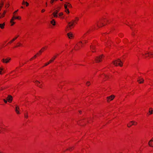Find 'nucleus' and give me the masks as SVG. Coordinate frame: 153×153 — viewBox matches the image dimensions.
<instances>
[{
    "instance_id": "f257e3e1",
    "label": "nucleus",
    "mask_w": 153,
    "mask_h": 153,
    "mask_svg": "<svg viewBox=\"0 0 153 153\" xmlns=\"http://www.w3.org/2000/svg\"><path fill=\"white\" fill-rule=\"evenodd\" d=\"M0 132L5 131L9 132L11 131L10 128L7 126H5L2 123H0Z\"/></svg>"
},
{
    "instance_id": "f03ea898",
    "label": "nucleus",
    "mask_w": 153,
    "mask_h": 153,
    "mask_svg": "<svg viewBox=\"0 0 153 153\" xmlns=\"http://www.w3.org/2000/svg\"><path fill=\"white\" fill-rule=\"evenodd\" d=\"M47 48L46 47H45L42 48L36 54L34 55L33 57L30 59V61H31L35 59L37 57L41 55L42 54V53L44 52L45 50H46Z\"/></svg>"
},
{
    "instance_id": "7ed1b4c3",
    "label": "nucleus",
    "mask_w": 153,
    "mask_h": 153,
    "mask_svg": "<svg viewBox=\"0 0 153 153\" xmlns=\"http://www.w3.org/2000/svg\"><path fill=\"white\" fill-rule=\"evenodd\" d=\"M74 22V21H72L69 22L65 28V30L66 32L70 30H71L74 28L75 26Z\"/></svg>"
},
{
    "instance_id": "20e7f679",
    "label": "nucleus",
    "mask_w": 153,
    "mask_h": 153,
    "mask_svg": "<svg viewBox=\"0 0 153 153\" xmlns=\"http://www.w3.org/2000/svg\"><path fill=\"white\" fill-rule=\"evenodd\" d=\"M113 63L115 66L119 65L122 67L123 66V63L122 61L119 59H118L117 60H114L112 62Z\"/></svg>"
},
{
    "instance_id": "39448f33",
    "label": "nucleus",
    "mask_w": 153,
    "mask_h": 153,
    "mask_svg": "<svg viewBox=\"0 0 153 153\" xmlns=\"http://www.w3.org/2000/svg\"><path fill=\"white\" fill-rule=\"evenodd\" d=\"M11 60V58L10 57H8L7 58L3 59L1 60V62L4 63H8Z\"/></svg>"
},
{
    "instance_id": "423d86ee",
    "label": "nucleus",
    "mask_w": 153,
    "mask_h": 153,
    "mask_svg": "<svg viewBox=\"0 0 153 153\" xmlns=\"http://www.w3.org/2000/svg\"><path fill=\"white\" fill-rule=\"evenodd\" d=\"M59 54H56L54 56H53V57H52L51 59H50L49 62H50V63H51L52 62H53V61L54 60L56 59V58L57 56H59Z\"/></svg>"
},
{
    "instance_id": "0eeeda50",
    "label": "nucleus",
    "mask_w": 153,
    "mask_h": 153,
    "mask_svg": "<svg viewBox=\"0 0 153 153\" xmlns=\"http://www.w3.org/2000/svg\"><path fill=\"white\" fill-rule=\"evenodd\" d=\"M17 19L19 20H21V17L20 16H15V15H13V16L11 19V22L12 21H14L15 19Z\"/></svg>"
},
{
    "instance_id": "6e6552de",
    "label": "nucleus",
    "mask_w": 153,
    "mask_h": 153,
    "mask_svg": "<svg viewBox=\"0 0 153 153\" xmlns=\"http://www.w3.org/2000/svg\"><path fill=\"white\" fill-rule=\"evenodd\" d=\"M35 83L37 86L40 88H42L43 87L42 82H40L38 81L37 80L36 81Z\"/></svg>"
},
{
    "instance_id": "1a4fd4ad",
    "label": "nucleus",
    "mask_w": 153,
    "mask_h": 153,
    "mask_svg": "<svg viewBox=\"0 0 153 153\" xmlns=\"http://www.w3.org/2000/svg\"><path fill=\"white\" fill-rule=\"evenodd\" d=\"M13 98L12 96L11 95H9L8 96L7 99L9 103H11L12 101Z\"/></svg>"
},
{
    "instance_id": "9d476101",
    "label": "nucleus",
    "mask_w": 153,
    "mask_h": 153,
    "mask_svg": "<svg viewBox=\"0 0 153 153\" xmlns=\"http://www.w3.org/2000/svg\"><path fill=\"white\" fill-rule=\"evenodd\" d=\"M59 11V9H57V10H56L54 12H53L52 14L53 15L54 17L57 18L58 17L57 15V14L58 12Z\"/></svg>"
},
{
    "instance_id": "9b49d317",
    "label": "nucleus",
    "mask_w": 153,
    "mask_h": 153,
    "mask_svg": "<svg viewBox=\"0 0 153 153\" xmlns=\"http://www.w3.org/2000/svg\"><path fill=\"white\" fill-rule=\"evenodd\" d=\"M114 96L112 95L108 97H107V101L109 102V101L112 100L114 98Z\"/></svg>"
},
{
    "instance_id": "f8f14e48",
    "label": "nucleus",
    "mask_w": 153,
    "mask_h": 153,
    "mask_svg": "<svg viewBox=\"0 0 153 153\" xmlns=\"http://www.w3.org/2000/svg\"><path fill=\"white\" fill-rule=\"evenodd\" d=\"M103 55L100 56L99 57H97L95 59L96 62H98L101 61V59L102 58Z\"/></svg>"
},
{
    "instance_id": "ddd939ff",
    "label": "nucleus",
    "mask_w": 153,
    "mask_h": 153,
    "mask_svg": "<svg viewBox=\"0 0 153 153\" xmlns=\"http://www.w3.org/2000/svg\"><path fill=\"white\" fill-rule=\"evenodd\" d=\"M67 35L69 39H72L74 37V35L71 32H69L67 33Z\"/></svg>"
},
{
    "instance_id": "4468645a",
    "label": "nucleus",
    "mask_w": 153,
    "mask_h": 153,
    "mask_svg": "<svg viewBox=\"0 0 153 153\" xmlns=\"http://www.w3.org/2000/svg\"><path fill=\"white\" fill-rule=\"evenodd\" d=\"M74 149V147H70L69 148H67V149H66L64 150L63 151V152H66L67 151H72Z\"/></svg>"
},
{
    "instance_id": "2eb2a0df",
    "label": "nucleus",
    "mask_w": 153,
    "mask_h": 153,
    "mask_svg": "<svg viewBox=\"0 0 153 153\" xmlns=\"http://www.w3.org/2000/svg\"><path fill=\"white\" fill-rule=\"evenodd\" d=\"M19 108L18 106L16 105L15 108V111L17 114H20V112L19 111Z\"/></svg>"
},
{
    "instance_id": "dca6fc26",
    "label": "nucleus",
    "mask_w": 153,
    "mask_h": 153,
    "mask_svg": "<svg viewBox=\"0 0 153 153\" xmlns=\"http://www.w3.org/2000/svg\"><path fill=\"white\" fill-rule=\"evenodd\" d=\"M7 12V10H5L4 11L3 13L0 16V19H2L4 17L5 15V14Z\"/></svg>"
},
{
    "instance_id": "f3484780",
    "label": "nucleus",
    "mask_w": 153,
    "mask_h": 153,
    "mask_svg": "<svg viewBox=\"0 0 153 153\" xmlns=\"http://www.w3.org/2000/svg\"><path fill=\"white\" fill-rule=\"evenodd\" d=\"M22 5H25L26 4V6L28 7L29 5V3L27 1L25 2V1L23 0L22 3Z\"/></svg>"
},
{
    "instance_id": "a211bd4d",
    "label": "nucleus",
    "mask_w": 153,
    "mask_h": 153,
    "mask_svg": "<svg viewBox=\"0 0 153 153\" xmlns=\"http://www.w3.org/2000/svg\"><path fill=\"white\" fill-rule=\"evenodd\" d=\"M144 80L143 78H140L139 79H137V82H139L140 83H143Z\"/></svg>"
},
{
    "instance_id": "6ab92c4d",
    "label": "nucleus",
    "mask_w": 153,
    "mask_h": 153,
    "mask_svg": "<svg viewBox=\"0 0 153 153\" xmlns=\"http://www.w3.org/2000/svg\"><path fill=\"white\" fill-rule=\"evenodd\" d=\"M21 46H22V44L19 42H18L17 43L16 45L14 47V48H18Z\"/></svg>"
},
{
    "instance_id": "aec40b11",
    "label": "nucleus",
    "mask_w": 153,
    "mask_h": 153,
    "mask_svg": "<svg viewBox=\"0 0 153 153\" xmlns=\"http://www.w3.org/2000/svg\"><path fill=\"white\" fill-rule=\"evenodd\" d=\"M5 25V22L3 23H1L0 24V28L2 29H3L4 28Z\"/></svg>"
},
{
    "instance_id": "412c9836",
    "label": "nucleus",
    "mask_w": 153,
    "mask_h": 153,
    "mask_svg": "<svg viewBox=\"0 0 153 153\" xmlns=\"http://www.w3.org/2000/svg\"><path fill=\"white\" fill-rule=\"evenodd\" d=\"M24 117L25 118L27 119L28 118V112L27 111H25Z\"/></svg>"
},
{
    "instance_id": "4be33fe9",
    "label": "nucleus",
    "mask_w": 153,
    "mask_h": 153,
    "mask_svg": "<svg viewBox=\"0 0 153 153\" xmlns=\"http://www.w3.org/2000/svg\"><path fill=\"white\" fill-rule=\"evenodd\" d=\"M51 23L52 25L53 26H55L56 25V22L54 19H52L51 21Z\"/></svg>"
},
{
    "instance_id": "5701e85b",
    "label": "nucleus",
    "mask_w": 153,
    "mask_h": 153,
    "mask_svg": "<svg viewBox=\"0 0 153 153\" xmlns=\"http://www.w3.org/2000/svg\"><path fill=\"white\" fill-rule=\"evenodd\" d=\"M3 68H0V74L2 75L5 72L3 70Z\"/></svg>"
},
{
    "instance_id": "b1692460",
    "label": "nucleus",
    "mask_w": 153,
    "mask_h": 153,
    "mask_svg": "<svg viewBox=\"0 0 153 153\" xmlns=\"http://www.w3.org/2000/svg\"><path fill=\"white\" fill-rule=\"evenodd\" d=\"M153 141V140L152 139H151L149 141L148 143V144L149 146L153 147V146L152 145V144L151 143V142Z\"/></svg>"
},
{
    "instance_id": "393cba45",
    "label": "nucleus",
    "mask_w": 153,
    "mask_h": 153,
    "mask_svg": "<svg viewBox=\"0 0 153 153\" xmlns=\"http://www.w3.org/2000/svg\"><path fill=\"white\" fill-rule=\"evenodd\" d=\"M4 4V2L3 1H1V2L0 3V8H2V7H3Z\"/></svg>"
},
{
    "instance_id": "a878e982",
    "label": "nucleus",
    "mask_w": 153,
    "mask_h": 153,
    "mask_svg": "<svg viewBox=\"0 0 153 153\" xmlns=\"http://www.w3.org/2000/svg\"><path fill=\"white\" fill-rule=\"evenodd\" d=\"M10 6L9 2H7L5 5V8H8Z\"/></svg>"
},
{
    "instance_id": "bb28decb",
    "label": "nucleus",
    "mask_w": 153,
    "mask_h": 153,
    "mask_svg": "<svg viewBox=\"0 0 153 153\" xmlns=\"http://www.w3.org/2000/svg\"><path fill=\"white\" fill-rule=\"evenodd\" d=\"M50 63H50V62H49V61L48 62H47L44 65H43V66H42V67H41V68H43V67H45V66H47V65H49V64H50Z\"/></svg>"
},
{
    "instance_id": "cd10ccee",
    "label": "nucleus",
    "mask_w": 153,
    "mask_h": 153,
    "mask_svg": "<svg viewBox=\"0 0 153 153\" xmlns=\"http://www.w3.org/2000/svg\"><path fill=\"white\" fill-rule=\"evenodd\" d=\"M11 19L10 22V23H11V24L10 25L11 26H13L15 24L16 22H13V21H12V22H11Z\"/></svg>"
},
{
    "instance_id": "c85d7f7f",
    "label": "nucleus",
    "mask_w": 153,
    "mask_h": 153,
    "mask_svg": "<svg viewBox=\"0 0 153 153\" xmlns=\"http://www.w3.org/2000/svg\"><path fill=\"white\" fill-rule=\"evenodd\" d=\"M8 88V87H1L0 88V89H1V91L4 90L6 88Z\"/></svg>"
},
{
    "instance_id": "c756f323",
    "label": "nucleus",
    "mask_w": 153,
    "mask_h": 153,
    "mask_svg": "<svg viewBox=\"0 0 153 153\" xmlns=\"http://www.w3.org/2000/svg\"><path fill=\"white\" fill-rule=\"evenodd\" d=\"M66 4H67V6H68L69 8L71 7H72L71 4L69 3L66 2Z\"/></svg>"
},
{
    "instance_id": "7c9ffc66",
    "label": "nucleus",
    "mask_w": 153,
    "mask_h": 153,
    "mask_svg": "<svg viewBox=\"0 0 153 153\" xmlns=\"http://www.w3.org/2000/svg\"><path fill=\"white\" fill-rule=\"evenodd\" d=\"M130 123H132V125H134L137 124V123L134 121H131L130 122Z\"/></svg>"
},
{
    "instance_id": "2f4dec72",
    "label": "nucleus",
    "mask_w": 153,
    "mask_h": 153,
    "mask_svg": "<svg viewBox=\"0 0 153 153\" xmlns=\"http://www.w3.org/2000/svg\"><path fill=\"white\" fill-rule=\"evenodd\" d=\"M132 125V123H130H130L127 124V126L128 127H130Z\"/></svg>"
},
{
    "instance_id": "473e14b6",
    "label": "nucleus",
    "mask_w": 153,
    "mask_h": 153,
    "mask_svg": "<svg viewBox=\"0 0 153 153\" xmlns=\"http://www.w3.org/2000/svg\"><path fill=\"white\" fill-rule=\"evenodd\" d=\"M86 85L87 86H89L90 85V82L89 81H87L86 83Z\"/></svg>"
},
{
    "instance_id": "72a5a7b5",
    "label": "nucleus",
    "mask_w": 153,
    "mask_h": 153,
    "mask_svg": "<svg viewBox=\"0 0 153 153\" xmlns=\"http://www.w3.org/2000/svg\"><path fill=\"white\" fill-rule=\"evenodd\" d=\"M14 39H12V40H11L10 41V42H9L7 44H11L12 43H13L14 41L13 40Z\"/></svg>"
},
{
    "instance_id": "f704fd0d",
    "label": "nucleus",
    "mask_w": 153,
    "mask_h": 153,
    "mask_svg": "<svg viewBox=\"0 0 153 153\" xmlns=\"http://www.w3.org/2000/svg\"><path fill=\"white\" fill-rule=\"evenodd\" d=\"M65 11L68 14H69L70 13L69 10L68 9H67L65 10Z\"/></svg>"
},
{
    "instance_id": "c9c22d12",
    "label": "nucleus",
    "mask_w": 153,
    "mask_h": 153,
    "mask_svg": "<svg viewBox=\"0 0 153 153\" xmlns=\"http://www.w3.org/2000/svg\"><path fill=\"white\" fill-rule=\"evenodd\" d=\"M55 1H56L55 0H51L50 1V3L51 4H53Z\"/></svg>"
},
{
    "instance_id": "e433bc0d",
    "label": "nucleus",
    "mask_w": 153,
    "mask_h": 153,
    "mask_svg": "<svg viewBox=\"0 0 153 153\" xmlns=\"http://www.w3.org/2000/svg\"><path fill=\"white\" fill-rule=\"evenodd\" d=\"M90 48L92 50L95 49V47L94 46H92L90 47Z\"/></svg>"
},
{
    "instance_id": "4c0bfd02",
    "label": "nucleus",
    "mask_w": 153,
    "mask_h": 153,
    "mask_svg": "<svg viewBox=\"0 0 153 153\" xmlns=\"http://www.w3.org/2000/svg\"><path fill=\"white\" fill-rule=\"evenodd\" d=\"M64 6L65 8V10L66 9H68L67 8L68 6H67L66 3L64 4Z\"/></svg>"
},
{
    "instance_id": "58836bf2",
    "label": "nucleus",
    "mask_w": 153,
    "mask_h": 153,
    "mask_svg": "<svg viewBox=\"0 0 153 153\" xmlns=\"http://www.w3.org/2000/svg\"><path fill=\"white\" fill-rule=\"evenodd\" d=\"M147 54H148V55L150 54V55L153 56V54L152 53H149V52H148L145 53L146 55Z\"/></svg>"
},
{
    "instance_id": "ea45409f",
    "label": "nucleus",
    "mask_w": 153,
    "mask_h": 153,
    "mask_svg": "<svg viewBox=\"0 0 153 153\" xmlns=\"http://www.w3.org/2000/svg\"><path fill=\"white\" fill-rule=\"evenodd\" d=\"M18 10H16L13 13V15H15L17 13V12L18 11Z\"/></svg>"
},
{
    "instance_id": "a19ab883",
    "label": "nucleus",
    "mask_w": 153,
    "mask_h": 153,
    "mask_svg": "<svg viewBox=\"0 0 153 153\" xmlns=\"http://www.w3.org/2000/svg\"><path fill=\"white\" fill-rule=\"evenodd\" d=\"M19 36H17L16 37H14V38L13 39H14V41H15L17 38Z\"/></svg>"
},
{
    "instance_id": "79ce46f5",
    "label": "nucleus",
    "mask_w": 153,
    "mask_h": 153,
    "mask_svg": "<svg viewBox=\"0 0 153 153\" xmlns=\"http://www.w3.org/2000/svg\"><path fill=\"white\" fill-rule=\"evenodd\" d=\"M63 15V14L62 12H61V13H59V16H60Z\"/></svg>"
},
{
    "instance_id": "37998d69",
    "label": "nucleus",
    "mask_w": 153,
    "mask_h": 153,
    "mask_svg": "<svg viewBox=\"0 0 153 153\" xmlns=\"http://www.w3.org/2000/svg\"><path fill=\"white\" fill-rule=\"evenodd\" d=\"M153 112V110H151V111L149 110V113H150V114H152Z\"/></svg>"
},
{
    "instance_id": "c03bdc74",
    "label": "nucleus",
    "mask_w": 153,
    "mask_h": 153,
    "mask_svg": "<svg viewBox=\"0 0 153 153\" xmlns=\"http://www.w3.org/2000/svg\"><path fill=\"white\" fill-rule=\"evenodd\" d=\"M3 100L5 103H7V99L5 100V99H4Z\"/></svg>"
},
{
    "instance_id": "a18cd8bd",
    "label": "nucleus",
    "mask_w": 153,
    "mask_h": 153,
    "mask_svg": "<svg viewBox=\"0 0 153 153\" xmlns=\"http://www.w3.org/2000/svg\"><path fill=\"white\" fill-rule=\"evenodd\" d=\"M45 11V9H42L41 10V12L43 13Z\"/></svg>"
},
{
    "instance_id": "49530a36",
    "label": "nucleus",
    "mask_w": 153,
    "mask_h": 153,
    "mask_svg": "<svg viewBox=\"0 0 153 153\" xmlns=\"http://www.w3.org/2000/svg\"><path fill=\"white\" fill-rule=\"evenodd\" d=\"M28 61H27L26 62H25V63H22V65H21V66H22L23 65L25 64L26 63L28 62Z\"/></svg>"
},
{
    "instance_id": "de8ad7c7",
    "label": "nucleus",
    "mask_w": 153,
    "mask_h": 153,
    "mask_svg": "<svg viewBox=\"0 0 153 153\" xmlns=\"http://www.w3.org/2000/svg\"><path fill=\"white\" fill-rule=\"evenodd\" d=\"M4 45H2V46H1V49L2 48H4Z\"/></svg>"
},
{
    "instance_id": "09e8293b",
    "label": "nucleus",
    "mask_w": 153,
    "mask_h": 153,
    "mask_svg": "<svg viewBox=\"0 0 153 153\" xmlns=\"http://www.w3.org/2000/svg\"><path fill=\"white\" fill-rule=\"evenodd\" d=\"M46 6L47 7L48 6L47 3L46 2L45 3Z\"/></svg>"
},
{
    "instance_id": "8fccbe9b",
    "label": "nucleus",
    "mask_w": 153,
    "mask_h": 153,
    "mask_svg": "<svg viewBox=\"0 0 153 153\" xmlns=\"http://www.w3.org/2000/svg\"><path fill=\"white\" fill-rule=\"evenodd\" d=\"M21 8H22V9H24V7H23V6H21Z\"/></svg>"
},
{
    "instance_id": "3c124183",
    "label": "nucleus",
    "mask_w": 153,
    "mask_h": 153,
    "mask_svg": "<svg viewBox=\"0 0 153 153\" xmlns=\"http://www.w3.org/2000/svg\"><path fill=\"white\" fill-rule=\"evenodd\" d=\"M105 77H106V78H107V77H108V76H106V75H105Z\"/></svg>"
},
{
    "instance_id": "603ef678",
    "label": "nucleus",
    "mask_w": 153,
    "mask_h": 153,
    "mask_svg": "<svg viewBox=\"0 0 153 153\" xmlns=\"http://www.w3.org/2000/svg\"><path fill=\"white\" fill-rule=\"evenodd\" d=\"M152 110V108H150V110Z\"/></svg>"
},
{
    "instance_id": "864d4df0",
    "label": "nucleus",
    "mask_w": 153,
    "mask_h": 153,
    "mask_svg": "<svg viewBox=\"0 0 153 153\" xmlns=\"http://www.w3.org/2000/svg\"><path fill=\"white\" fill-rule=\"evenodd\" d=\"M81 111H79V113H81Z\"/></svg>"
},
{
    "instance_id": "5fc2aeb1",
    "label": "nucleus",
    "mask_w": 153,
    "mask_h": 153,
    "mask_svg": "<svg viewBox=\"0 0 153 153\" xmlns=\"http://www.w3.org/2000/svg\"><path fill=\"white\" fill-rule=\"evenodd\" d=\"M60 0V1H63V0Z\"/></svg>"
},
{
    "instance_id": "6e6d98bb",
    "label": "nucleus",
    "mask_w": 153,
    "mask_h": 153,
    "mask_svg": "<svg viewBox=\"0 0 153 153\" xmlns=\"http://www.w3.org/2000/svg\"><path fill=\"white\" fill-rule=\"evenodd\" d=\"M58 0H55V1H58Z\"/></svg>"
},
{
    "instance_id": "4d7b16f0",
    "label": "nucleus",
    "mask_w": 153,
    "mask_h": 153,
    "mask_svg": "<svg viewBox=\"0 0 153 153\" xmlns=\"http://www.w3.org/2000/svg\"><path fill=\"white\" fill-rule=\"evenodd\" d=\"M120 36L121 37V35H120Z\"/></svg>"
},
{
    "instance_id": "13d9d810",
    "label": "nucleus",
    "mask_w": 153,
    "mask_h": 153,
    "mask_svg": "<svg viewBox=\"0 0 153 153\" xmlns=\"http://www.w3.org/2000/svg\"><path fill=\"white\" fill-rule=\"evenodd\" d=\"M142 54L143 55H144V54Z\"/></svg>"
},
{
    "instance_id": "bf43d9fd",
    "label": "nucleus",
    "mask_w": 153,
    "mask_h": 153,
    "mask_svg": "<svg viewBox=\"0 0 153 153\" xmlns=\"http://www.w3.org/2000/svg\"><path fill=\"white\" fill-rule=\"evenodd\" d=\"M152 139L153 140V138H152Z\"/></svg>"
},
{
    "instance_id": "052dcab7",
    "label": "nucleus",
    "mask_w": 153,
    "mask_h": 153,
    "mask_svg": "<svg viewBox=\"0 0 153 153\" xmlns=\"http://www.w3.org/2000/svg\"><path fill=\"white\" fill-rule=\"evenodd\" d=\"M0 133H1V132H0Z\"/></svg>"
}]
</instances>
